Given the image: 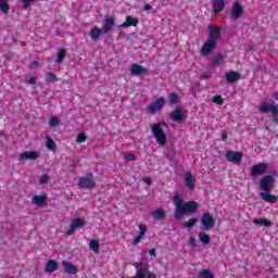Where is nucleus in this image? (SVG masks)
I'll return each mask as SVG.
<instances>
[{
  "mask_svg": "<svg viewBox=\"0 0 278 278\" xmlns=\"http://www.w3.org/2000/svg\"><path fill=\"white\" fill-rule=\"evenodd\" d=\"M26 84H29L30 86L36 85V77H28Z\"/></svg>",
  "mask_w": 278,
  "mask_h": 278,
  "instance_id": "43",
  "label": "nucleus"
},
{
  "mask_svg": "<svg viewBox=\"0 0 278 278\" xmlns=\"http://www.w3.org/2000/svg\"><path fill=\"white\" fill-rule=\"evenodd\" d=\"M207 77H210V74H207V73L202 75V79H207Z\"/></svg>",
  "mask_w": 278,
  "mask_h": 278,
  "instance_id": "52",
  "label": "nucleus"
},
{
  "mask_svg": "<svg viewBox=\"0 0 278 278\" xmlns=\"http://www.w3.org/2000/svg\"><path fill=\"white\" fill-rule=\"evenodd\" d=\"M225 10V0H213V11L215 14Z\"/></svg>",
  "mask_w": 278,
  "mask_h": 278,
  "instance_id": "22",
  "label": "nucleus"
},
{
  "mask_svg": "<svg viewBox=\"0 0 278 278\" xmlns=\"http://www.w3.org/2000/svg\"><path fill=\"white\" fill-rule=\"evenodd\" d=\"M40 184H49V175L47 174L41 175Z\"/></svg>",
  "mask_w": 278,
  "mask_h": 278,
  "instance_id": "42",
  "label": "nucleus"
},
{
  "mask_svg": "<svg viewBox=\"0 0 278 278\" xmlns=\"http://www.w3.org/2000/svg\"><path fill=\"white\" fill-rule=\"evenodd\" d=\"M99 241L98 240H91L89 242V249H91V251H93V253H99Z\"/></svg>",
  "mask_w": 278,
  "mask_h": 278,
  "instance_id": "33",
  "label": "nucleus"
},
{
  "mask_svg": "<svg viewBox=\"0 0 278 278\" xmlns=\"http://www.w3.org/2000/svg\"><path fill=\"white\" fill-rule=\"evenodd\" d=\"M242 157H243L242 152H236V151L226 152L227 162H232V164H240V162H242Z\"/></svg>",
  "mask_w": 278,
  "mask_h": 278,
  "instance_id": "12",
  "label": "nucleus"
},
{
  "mask_svg": "<svg viewBox=\"0 0 278 278\" xmlns=\"http://www.w3.org/2000/svg\"><path fill=\"white\" fill-rule=\"evenodd\" d=\"M86 140H87V137H86V134L84 132L78 134L76 137V142L78 144H81V142H86Z\"/></svg>",
  "mask_w": 278,
  "mask_h": 278,
  "instance_id": "37",
  "label": "nucleus"
},
{
  "mask_svg": "<svg viewBox=\"0 0 278 278\" xmlns=\"http://www.w3.org/2000/svg\"><path fill=\"white\" fill-rule=\"evenodd\" d=\"M218 40H220V27L210 25L208 39L203 43L201 48L202 55H210L214 51V49H216Z\"/></svg>",
  "mask_w": 278,
  "mask_h": 278,
  "instance_id": "2",
  "label": "nucleus"
},
{
  "mask_svg": "<svg viewBox=\"0 0 278 278\" xmlns=\"http://www.w3.org/2000/svg\"><path fill=\"white\" fill-rule=\"evenodd\" d=\"M213 103H216L217 105H223V98L220 96L213 97Z\"/></svg>",
  "mask_w": 278,
  "mask_h": 278,
  "instance_id": "41",
  "label": "nucleus"
},
{
  "mask_svg": "<svg viewBox=\"0 0 278 278\" xmlns=\"http://www.w3.org/2000/svg\"><path fill=\"white\" fill-rule=\"evenodd\" d=\"M222 139H223V140H227V134L223 132V134H222Z\"/></svg>",
  "mask_w": 278,
  "mask_h": 278,
  "instance_id": "53",
  "label": "nucleus"
},
{
  "mask_svg": "<svg viewBox=\"0 0 278 278\" xmlns=\"http://www.w3.org/2000/svg\"><path fill=\"white\" fill-rule=\"evenodd\" d=\"M223 60H225V58L220 54H218L214 58L215 64H225V62H223Z\"/></svg>",
  "mask_w": 278,
  "mask_h": 278,
  "instance_id": "40",
  "label": "nucleus"
},
{
  "mask_svg": "<svg viewBox=\"0 0 278 278\" xmlns=\"http://www.w3.org/2000/svg\"><path fill=\"white\" fill-rule=\"evenodd\" d=\"M86 226V219L84 218H75L72 219L68 230L66 231V236H73L77 229H81V227Z\"/></svg>",
  "mask_w": 278,
  "mask_h": 278,
  "instance_id": "8",
  "label": "nucleus"
},
{
  "mask_svg": "<svg viewBox=\"0 0 278 278\" xmlns=\"http://www.w3.org/2000/svg\"><path fill=\"white\" fill-rule=\"evenodd\" d=\"M36 1L38 0H22L24 10H29V5H31V3H36Z\"/></svg>",
  "mask_w": 278,
  "mask_h": 278,
  "instance_id": "38",
  "label": "nucleus"
},
{
  "mask_svg": "<svg viewBox=\"0 0 278 278\" xmlns=\"http://www.w3.org/2000/svg\"><path fill=\"white\" fill-rule=\"evenodd\" d=\"M143 181L147 184V186H151V177L143 178Z\"/></svg>",
  "mask_w": 278,
  "mask_h": 278,
  "instance_id": "47",
  "label": "nucleus"
},
{
  "mask_svg": "<svg viewBox=\"0 0 278 278\" xmlns=\"http://www.w3.org/2000/svg\"><path fill=\"white\" fill-rule=\"evenodd\" d=\"M47 76H48V79H49L50 81H55V80H56L55 74H53V73H48Z\"/></svg>",
  "mask_w": 278,
  "mask_h": 278,
  "instance_id": "45",
  "label": "nucleus"
},
{
  "mask_svg": "<svg viewBox=\"0 0 278 278\" xmlns=\"http://www.w3.org/2000/svg\"><path fill=\"white\" fill-rule=\"evenodd\" d=\"M260 188L263 192H270L275 188V177L273 175H265L260 180Z\"/></svg>",
  "mask_w": 278,
  "mask_h": 278,
  "instance_id": "5",
  "label": "nucleus"
},
{
  "mask_svg": "<svg viewBox=\"0 0 278 278\" xmlns=\"http://www.w3.org/2000/svg\"><path fill=\"white\" fill-rule=\"evenodd\" d=\"M168 99L169 103H179V96H177V93H169Z\"/></svg>",
  "mask_w": 278,
  "mask_h": 278,
  "instance_id": "36",
  "label": "nucleus"
},
{
  "mask_svg": "<svg viewBox=\"0 0 278 278\" xmlns=\"http://www.w3.org/2000/svg\"><path fill=\"white\" fill-rule=\"evenodd\" d=\"M198 278H214V273H212L210 269H202L198 274Z\"/></svg>",
  "mask_w": 278,
  "mask_h": 278,
  "instance_id": "27",
  "label": "nucleus"
},
{
  "mask_svg": "<svg viewBox=\"0 0 278 278\" xmlns=\"http://www.w3.org/2000/svg\"><path fill=\"white\" fill-rule=\"evenodd\" d=\"M199 240H200V242H202V244H210V235H207L205 232H200Z\"/></svg>",
  "mask_w": 278,
  "mask_h": 278,
  "instance_id": "31",
  "label": "nucleus"
},
{
  "mask_svg": "<svg viewBox=\"0 0 278 278\" xmlns=\"http://www.w3.org/2000/svg\"><path fill=\"white\" fill-rule=\"evenodd\" d=\"M136 275L134 278H157V276L154 273L149 271V265L139 263L136 266Z\"/></svg>",
  "mask_w": 278,
  "mask_h": 278,
  "instance_id": "4",
  "label": "nucleus"
},
{
  "mask_svg": "<svg viewBox=\"0 0 278 278\" xmlns=\"http://www.w3.org/2000/svg\"><path fill=\"white\" fill-rule=\"evenodd\" d=\"M130 73L135 77H140V75H147L148 70L147 67L139 65V64H132L130 67Z\"/></svg>",
  "mask_w": 278,
  "mask_h": 278,
  "instance_id": "16",
  "label": "nucleus"
},
{
  "mask_svg": "<svg viewBox=\"0 0 278 278\" xmlns=\"http://www.w3.org/2000/svg\"><path fill=\"white\" fill-rule=\"evenodd\" d=\"M254 225H261L263 227H270L273 224H270V222H268V219H254L253 220Z\"/></svg>",
  "mask_w": 278,
  "mask_h": 278,
  "instance_id": "32",
  "label": "nucleus"
},
{
  "mask_svg": "<svg viewBox=\"0 0 278 278\" xmlns=\"http://www.w3.org/2000/svg\"><path fill=\"white\" fill-rule=\"evenodd\" d=\"M125 160H128V162H134L136 160V156L134 154H125Z\"/></svg>",
  "mask_w": 278,
  "mask_h": 278,
  "instance_id": "44",
  "label": "nucleus"
},
{
  "mask_svg": "<svg viewBox=\"0 0 278 278\" xmlns=\"http://www.w3.org/2000/svg\"><path fill=\"white\" fill-rule=\"evenodd\" d=\"M266 170H268V163H258L251 167L250 175L252 177H257L260 175H264Z\"/></svg>",
  "mask_w": 278,
  "mask_h": 278,
  "instance_id": "9",
  "label": "nucleus"
},
{
  "mask_svg": "<svg viewBox=\"0 0 278 278\" xmlns=\"http://www.w3.org/2000/svg\"><path fill=\"white\" fill-rule=\"evenodd\" d=\"M55 270H58V262H55L54 260H50L46 264V273H55Z\"/></svg>",
  "mask_w": 278,
  "mask_h": 278,
  "instance_id": "24",
  "label": "nucleus"
},
{
  "mask_svg": "<svg viewBox=\"0 0 278 278\" xmlns=\"http://www.w3.org/2000/svg\"><path fill=\"white\" fill-rule=\"evenodd\" d=\"M164 105H166V98L160 97L154 102L150 103L146 110L148 114H155L157 112H161Z\"/></svg>",
  "mask_w": 278,
  "mask_h": 278,
  "instance_id": "6",
  "label": "nucleus"
},
{
  "mask_svg": "<svg viewBox=\"0 0 278 278\" xmlns=\"http://www.w3.org/2000/svg\"><path fill=\"white\" fill-rule=\"evenodd\" d=\"M0 10L3 14H8V12H10V4L8 3V0H0Z\"/></svg>",
  "mask_w": 278,
  "mask_h": 278,
  "instance_id": "29",
  "label": "nucleus"
},
{
  "mask_svg": "<svg viewBox=\"0 0 278 278\" xmlns=\"http://www.w3.org/2000/svg\"><path fill=\"white\" fill-rule=\"evenodd\" d=\"M79 188H84L85 190H92L94 188V177L92 174H87L86 176L80 177L78 181Z\"/></svg>",
  "mask_w": 278,
  "mask_h": 278,
  "instance_id": "7",
  "label": "nucleus"
},
{
  "mask_svg": "<svg viewBox=\"0 0 278 278\" xmlns=\"http://www.w3.org/2000/svg\"><path fill=\"white\" fill-rule=\"evenodd\" d=\"M40 64L38 61H33L30 64V68H34L35 66H38Z\"/></svg>",
  "mask_w": 278,
  "mask_h": 278,
  "instance_id": "49",
  "label": "nucleus"
},
{
  "mask_svg": "<svg viewBox=\"0 0 278 278\" xmlns=\"http://www.w3.org/2000/svg\"><path fill=\"white\" fill-rule=\"evenodd\" d=\"M188 118V113L181 109V106H177L174 112H172V121L175 123H181V121H186Z\"/></svg>",
  "mask_w": 278,
  "mask_h": 278,
  "instance_id": "10",
  "label": "nucleus"
},
{
  "mask_svg": "<svg viewBox=\"0 0 278 278\" xmlns=\"http://www.w3.org/2000/svg\"><path fill=\"white\" fill-rule=\"evenodd\" d=\"M102 34H105L103 31V28L93 27L90 29L89 36H90L91 40H99L101 38Z\"/></svg>",
  "mask_w": 278,
  "mask_h": 278,
  "instance_id": "20",
  "label": "nucleus"
},
{
  "mask_svg": "<svg viewBox=\"0 0 278 278\" xmlns=\"http://www.w3.org/2000/svg\"><path fill=\"white\" fill-rule=\"evenodd\" d=\"M185 185L186 188H188L189 190H194V186H197V178H194V175H192V173H185Z\"/></svg>",
  "mask_w": 278,
  "mask_h": 278,
  "instance_id": "15",
  "label": "nucleus"
},
{
  "mask_svg": "<svg viewBox=\"0 0 278 278\" xmlns=\"http://www.w3.org/2000/svg\"><path fill=\"white\" fill-rule=\"evenodd\" d=\"M33 203L34 205H45V203H47V195L41 194V195H35L33 198Z\"/></svg>",
  "mask_w": 278,
  "mask_h": 278,
  "instance_id": "25",
  "label": "nucleus"
},
{
  "mask_svg": "<svg viewBox=\"0 0 278 278\" xmlns=\"http://www.w3.org/2000/svg\"><path fill=\"white\" fill-rule=\"evenodd\" d=\"M244 12V9H242V4L240 2H235L231 9V18L233 21H238L240 16H242V13Z\"/></svg>",
  "mask_w": 278,
  "mask_h": 278,
  "instance_id": "14",
  "label": "nucleus"
},
{
  "mask_svg": "<svg viewBox=\"0 0 278 278\" xmlns=\"http://www.w3.org/2000/svg\"><path fill=\"white\" fill-rule=\"evenodd\" d=\"M114 23H116V17L110 16L104 20V24L102 27V30L104 34H108V31H112V27H114Z\"/></svg>",
  "mask_w": 278,
  "mask_h": 278,
  "instance_id": "18",
  "label": "nucleus"
},
{
  "mask_svg": "<svg viewBox=\"0 0 278 278\" xmlns=\"http://www.w3.org/2000/svg\"><path fill=\"white\" fill-rule=\"evenodd\" d=\"M201 223L204 229H213L214 225H216V219L210 213H204L202 214Z\"/></svg>",
  "mask_w": 278,
  "mask_h": 278,
  "instance_id": "11",
  "label": "nucleus"
},
{
  "mask_svg": "<svg viewBox=\"0 0 278 278\" xmlns=\"http://www.w3.org/2000/svg\"><path fill=\"white\" fill-rule=\"evenodd\" d=\"M126 23L128 24V27H136L138 25V18L128 15L126 17Z\"/></svg>",
  "mask_w": 278,
  "mask_h": 278,
  "instance_id": "34",
  "label": "nucleus"
},
{
  "mask_svg": "<svg viewBox=\"0 0 278 278\" xmlns=\"http://www.w3.org/2000/svg\"><path fill=\"white\" fill-rule=\"evenodd\" d=\"M50 127H58L60 125V118L56 116H52L49 121Z\"/></svg>",
  "mask_w": 278,
  "mask_h": 278,
  "instance_id": "35",
  "label": "nucleus"
},
{
  "mask_svg": "<svg viewBox=\"0 0 278 278\" xmlns=\"http://www.w3.org/2000/svg\"><path fill=\"white\" fill-rule=\"evenodd\" d=\"M149 253H150L151 257H155V256H156L155 249H151V250L149 251Z\"/></svg>",
  "mask_w": 278,
  "mask_h": 278,
  "instance_id": "48",
  "label": "nucleus"
},
{
  "mask_svg": "<svg viewBox=\"0 0 278 278\" xmlns=\"http://www.w3.org/2000/svg\"><path fill=\"white\" fill-rule=\"evenodd\" d=\"M64 58H66V50L65 49L59 50L56 60H55L56 64H62V62H64Z\"/></svg>",
  "mask_w": 278,
  "mask_h": 278,
  "instance_id": "28",
  "label": "nucleus"
},
{
  "mask_svg": "<svg viewBox=\"0 0 278 278\" xmlns=\"http://www.w3.org/2000/svg\"><path fill=\"white\" fill-rule=\"evenodd\" d=\"M138 227H139V233L132 240V244L135 247L140 244V242H142V240L144 239V236H147V231H148V227L144 224H139Z\"/></svg>",
  "mask_w": 278,
  "mask_h": 278,
  "instance_id": "13",
  "label": "nucleus"
},
{
  "mask_svg": "<svg viewBox=\"0 0 278 278\" xmlns=\"http://www.w3.org/2000/svg\"><path fill=\"white\" fill-rule=\"evenodd\" d=\"M62 266H63L65 273H67V275H77V271L79 270L76 267V265H74L71 262L63 261Z\"/></svg>",
  "mask_w": 278,
  "mask_h": 278,
  "instance_id": "17",
  "label": "nucleus"
},
{
  "mask_svg": "<svg viewBox=\"0 0 278 278\" xmlns=\"http://www.w3.org/2000/svg\"><path fill=\"white\" fill-rule=\"evenodd\" d=\"M197 220H198L197 218L189 219L184 225H185V227H187V229H192V226L197 225Z\"/></svg>",
  "mask_w": 278,
  "mask_h": 278,
  "instance_id": "39",
  "label": "nucleus"
},
{
  "mask_svg": "<svg viewBox=\"0 0 278 278\" xmlns=\"http://www.w3.org/2000/svg\"><path fill=\"white\" fill-rule=\"evenodd\" d=\"M163 127H166V124L159 123L152 125V134L154 138H156V142L161 144V147H164L166 144V135L164 134Z\"/></svg>",
  "mask_w": 278,
  "mask_h": 278,
  "instance_id": "3",
  "label": "nucleus"
},
{
  "mask_svg": "<svg viewBox=\"0 0 278 278\" xmlns=\"http://www.w3.org/2000/svg\"><path fill=\"white\" fill-rule=\"evenodd\" d=\"M152 216H153L154 220H164V216H166V213H164V211H162V208H157L156 211H154L152 213Z\"/></svg>",
  "mask_w": 278,
  "mask_h": 278,
  "instance_id": "26",
  "label": "nucleus"
},
{
  "mask_svg": "<svg viewBox=\"0 0 278 278\" xmlns=\"http://www.w3.org/2000/svg\"><path fill=\"white\" fill-rule=\"evenodd\" d=\"M225 78L229 84H233V81H238L240 79V73H238V72H227L225 74Z\"/></svg>",
  "mask_w": 278,
  "mask_h": 278,
  "instance_id": "23",
  "label": "nucleus"
},
{
  "mask_svg": "<svg viewBox=\"0 0 278 278\" xmlns=\"http://www.w3.org/2000/svg\"><path fill=\"white\" fill-rule=\"evenodd\" d=\"M129 27V24H127V22H125L124 24H121L119 26H117V29H125Z\"/></svg>",
  "mask_w": 278,
  "mask_h": 278,
  "instance_id": "46",
  "label": "nucleus"
},
{
  "mask_svg": "<svg viewBox=\"0 0 278 278\" xmlns=\"http://www.w3.org/2000/svg\"><path fill=\"white\" fill-rule=\"evenodd\" d=\"M40 153L36 151H25L20 154V160H38Z\"/></svg>",
  "mask_w": 278,
  "mask_h": 278,
  "instance_id": "19",
  "label": "nucleus"
},
{
  "mask_svg": "<svg viewBox=\"0 0 278 278\" xmlns=\"http://www.w3.org/2000/svg\"><path fill=\"white\" fill-rule=\"evenodd\" d=\"M189 244H191V247H194V238L191 237V238L189 239Z\"/></svg>",
  "mask_w": 278,
  "mask_h": 278,
  "instance_id": "50",
  "label": "nucleus"
},
{
  "mask_svg": "<svg viewBox=\"0 0 278 278\" xmlns=\"http://www.w3.org/2000/svg\"><path fill=\"white\" fill-rule=\"evenodd\" d=\"M143 10H146V12H149V10H151V5H150V4H146V7L143 8Z\"/></svg>",
  "mask_w": 278,
  "mask_h": 278,
  "instance_id": "51",
  "label": "nucleus"
},
{
  "mask_svg": "<svg viewBox=\"0 0 278 278\" xmlns=\"http://www.w3.org/2000/svg\"><path fill=\"white\" fill-rule=\"evenodd\" d=\"M173 203L175 206V217L178 220H181L184 216H192L199 210V203L195 201L184 202V198L179 194L173 198Z\"/></svg>",
  "mask_w": 278,
  "mask_h": 278,
  "instance_id": "1",
  "label": "nucleus"
},
{
  "mask_svg": "<svg viewBox=\"0 0 278 278\" xmlns=\"http://www.w3.org/2000/svg\"><path fill=\"white\" fill-rule=\"evenodd\" d=\"M261 199L266 201V203H277V195H273L266 191L260 192Z\"/></svg>",
  "mask_w": 278,
  "mask_h": 278,
  "instance_id": "21",
  "label": "nucleus"
},
{
  "mask_svg": "<svg viewBox=\"0 0 278 278\" xmlns=\"http://www.w3.org/2000/svg\"><path fill=\"white\" fill-rule=\"evenodd\" d=\"M46 147L49 151H55V141L51 137L46 138Z\"/></svg>",
  "mask_w": 278,
  "mask_h": 278,
  "instance_id": "30",
  "label": "nucleus"
}]
</instances>
